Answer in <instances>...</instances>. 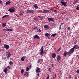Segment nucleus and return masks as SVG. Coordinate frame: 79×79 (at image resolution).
Segmentation results:
<instances>
[{"instance_id":"20e7f679","label":"nucleus","mask_w":79,"mask_h":79,"mask_svg":"<svg viewBox=\"0 0 79 79\" xmlns=\"http://www.w3.org/2000/svg\"><path fill=\"white\" fill-rule=\"evenodd\" d=\"M34 11L33 10H27L26 14H27V13H34Z\"/></svg>"},{"instance_id":"2f4dec72","label":"nucleus","mask_w":79,"mask_h":79,"mask_svg":"<svg viewBox=\"0 0 79 79\" xmlns=\"http://www.w3.org/2000/svg\"><path fill=\"white\" fill-rule=\"evenodd\" d=\"M51 69H52V68H50L48 69V71L49 72H51Z\"/></svg>"},{"instance_id":"338daca9","label":"nucleus","mask_w":79,"mask_h":79,"mask_svg":"<svg viewBox=\"0 0 79 79\" xmlns=\"http://www.w3.org/2000/svg\"><path fill=\"white\" fill-rule=\"evenodd\" d=\"M70 78H71V75H70Z\"/></svg>"},{"instance_id":"58836bf2","label":"nucleus","mask_w":79,"mask_h":79,"mask_svg":"<svg viewBox=\"0 0 79 79\" xmlns=\"http://www.w3.org/2000/svg\"><path fill=\"white\" fill-rule=\"evenodd\" d=\"M26 74H27V75H29V73L27 72H25Z\"/></svg>"},{"instance_id":"c9c22d12","label":"nucleus","mask_w":79,"mask_h":79,"mask_svg":"<svg viewBox=\"0 0 79 79\" xmlns=\"http://www.w3.org/2000/svg\"><path fill=\"white\" fill-rule=\"evenodd\" d=\"M47 13H48V12H50V10H46Z\"/></svg>"},{"instance_id":"5701e85b","label":"nucleus","mask_w":79,"mask_h":79,"mask_svg":"<svg viewBox=\"0 0 79 79\" xmlns=\"http://www.w3.org/2000/svg\"><path fill=\"white\" fill-rule=\"evenodd\" d=\"M24 70L23 69H22L21 70V73L22 74H23V73H24Z\"/></svg>"},{"instance_id":"f704fd0d","label":"nucleus","mask_w":79,"mask_h":79,"mask_svg":"<svg viewBox=\"0 0 79 79\" xmlns=\"http://www.w3.org/2000/svg\"><path fill=\"white\" fill-rule=\"evenodd\" d=\"M43 13H47V11H46V10H43Z\"/></svg>"},{"instance_id":"a211bd4d","label":"nucleus","mask_w":79,"mask_h":79,"mask_svg":"<svg viewBox=\"0 0 79 79\" xmlns=\"http://www.w3.org/2000/svg\"><path fill=\"white\" fill-rule=\"evenodd\" d=\"M52 57L53 58H55L56 57V54L55 53H53L52 54Z\"/></svg>"},{"instance_id":"4468645a","label":"nucleus","mask_w":79,"mask_h":79,"mask_svg":"<svg viewBox=\"0 0 79 79\" xmlns=\"http://www.w3.org/2000/svg\"><path fill=\"white\" fill-rule=\"evenodd\" d=\"M44 27L45 29H49V26L47 25H45L44 26Z\"/></svg>"},{"instance_id":"052dcab7","label":"nucleus","mask_w":79,"mask_h":79,"mask_svg":"<svg viewBox=\"0 0 79 79\" xmlns=\"http://www.w3.org/2000/svg\"><path fill=\"white\" fill-rule=\"evenodd\" d=\"M75 79H77V77H76L75 78Z\"/></svg>"},{"instance_id":"864d4df0","label":"nucleus","mask_w":79,"mask_h":79,"mask_svg":"<svg viewBox=\"0 0 79 79\" xmlns=\"http://www.w3.org/2000/svg\"><path fill=\"white\" fill-rule=\"evenodd\" d=\"M38 16L39 18H41V17L40 16Z\"/></svg>"},{"instance_id":"5fc2aeb1","label":"nucleus","mask_w":79,"mask_h":79,"mask_svg":"<svg viewBox=\"0 0 79 79\" xmlns=\"http://www.w3.org/2000/svg\"><path fill=\"white\" fill-rule=\"evenodd\" d=\"M49 79V77H48L46 78V79Z\"/></svg>"},{"instance_id":"c85d7f7f","label":"nucleus","mask_w":79,"mask_h":79,"mask_svg":"<svg viewBox=\"0 0 79 79\" xmlns=\"http://www.w3.org/2000/svg\"><path fill=\"white\" fill-rule=\"evenodd\" d=\"M77 1H74V2H73V4H76V3H77Z\"/></svg>"},{"instance_id":"72a5a7b5","label":"nucleus","mask_w":79,"mask_h":79,"mask_svg":"<svg viewBox=\"0 0 79 79\" xmlns=\"http://www.w3.org/2000/svg\"><path fill=\"white\" fill-rule=\"evenodd\" d=\"M40 59H39L37 61V63H40Z\"/></svg>"},{"instance_id":"79ce46f5","label":"nucleus","mask_w":79,"mask_h":79,"mask_svg":"<svg viewBox=\"0 0 79 79\" xmlns=\"http://www.w3.org/2000/svg\"><path fill=\"white\" fill-rule=\"evenodd\" d=\"M76 72L77 73H79V69L77 70Z\"/></svg>"},{"instance_id":"e433bc0d","label":"nucleus","mask_w":79,"mask_h":79,"mask_svg":"<svg viewBox=\"0 0 79 79\" xmlns=\"http://www.w3.org/2000/svg\"><path fill=\"white\" fill-rule=\"evenodd\" d=\"M41 18L40 19V20H42V19H44V17H43V16H42Z\"/></svg>"},{"instance_id":"cd10ccee","label":"nucleus","mask_w":79,"mask_h":79,"mask_svg":"<svg viewBox=\"0 0 79 79\" xmlns=\"http://www.w3.org/2000/svg\"><path fill=\"white\" fill-rule=\"evenodd\" d=\"M55 35H56V33L55 34H53L52 35H51V37H55Z\"/></svg>"},{"instance_id":"1a4fd4ad","label":"nucleus","mask_w":79,"mask_h":79,"mask_svg":"<svg viewBox=\"0 0 79 79\" xmlns=\"http://www.w3.org/2000/svg\"><path fill=\"white\" fill-rule=\"evenodd\" d=\"M11 56V54L10 53V52H7L6 53V56L8 57V58H9L10 56Z\"/></svg>"},{"instance_id":"b1692460","label":"nucleus","mask_w":79,"mask_h":79,"mask_svg":"<svg viewBox=\"0 0 79 79\" xmlns=\"http://www.w3.org/2000/svg\"><path fill=\"white\" fill-rule=\"evenodd\" d=\"M3 31H9V29H3Z\"/></svg>"},{"instance_id":"c03bdc74","label":"nucleus","mask_w":79,"mask_h":79,"mask_svg":"<svg viewBox=\"0 0 79 79\" xmlns=\"http://www.w3.org/2000/svg\"><path fill=\"white\" fill-rule=\"evenodd\" d=\"M38 77H39V73H37V75H36Z\"/></svg>"},{"instance_id":"a878e982","label":"nucleus","mask_w":79,"mask_h":79,"mask_svg":"<svg viewBox=\"0 0 79 79\" xmlns=\"http://www.w3.org/2000/svg\"><path fill=\"white\" fill-rule=\"evenodd\" d=\"M33 19H34V20H35V21H39L38 19H37L36 18H34Z\"/></svg>"},{"instance_id":"f8f14e48","label":"nucleus","mask_w":79,"mask_h":79,"mask_svg":"<svg viewBox=\"0 0 79 79\" xmlns=\"http://www.w3.org/2000/svg\"><path fill=\"white\" fill-rule=\"evenodd\" d=\"M33 39H40V37L38 35H35L33 37Z\"/></svg>"},{"instance_id":"e2e57ef3","label":"nucleus","mask_w":79,"mask_h":79,"mask_svg":"<svg viewBox=\"0 0 79 79\" xmlns=\"http://www.w3.org/2000/svg\"><path fill=\"white\" fill-rule=\"evenodd\" d=\"M55 77H56V74H55Z\"/></svg>"},{"instance_id":"7ed1b4c3","label":"nucleus","mask_w":79,"mask_h":79,"mask_svg":"<svg viewBox=\"0 0 79 79\" xmlns=\"http://www.w3.org/2000/svg\"><path fill=\"white\" fill-rule=\"evenodd\" d=\"M8 11H10V13H14L16 11V9L14 7H13L8 10Z\"/></svg>"},{"instance_id":"0eeeda50","label":"nucleus","mask_w":79,"mask_h":79,"mask_svg":"<svg viewBox=\"0 0 79 79\" xmlns=\"http://www.w3.org/2000/svg\"><path fill=\"white\" fill-rule=\"evenodd\" d=\"M51 35V34H49L48 33H46L45 34V36L46 37H48V38L49 39H50V36Z\"/></svg>"},{"instance_id":"473e14b6","label":"nucleus","mask_w":79,"mask_h":79,"mask_svg":"<svg viewBox=\"0 0 79 79\" xmlns=\"http://www.w3.org/2000/svg\"><path fill=\"white\" fill-rule=\"evenodd\" d=\"M52 26H54V27H55V26H56V24H55L54 23H52Z\"/></svg>"},{"instance_id":"412c9836","label":"nucleus","mask_w":79,"mask_h":79,"mask_svg":"<svg viewBox=\"0 0 79 79\" xmlns=\"http://www.w3.org/2000/svg\"><path fill=\"white\" fill-rule=\"evenodd\" d=\"M24 14V11H21L20 13V15H23Z\"/></svg>"},{"instance_id":"4c0bfd02","label":"nucleus","mask_w":79,"mask_h":79,"mask_svg":"<svg viewBox=\"0 0 79 79\" xmlns=\"http://www.w3.org/2000/svg\"><path fill=\"white\" fill-rule=\"evenodd\" d=\"M54 13H57L58 11L57 10H54Z\"/></svg>"},{"instance_id":"49530a36","label":"nucleus","mask_w":79,"mask_h":79,"mask_svg":"<svg viewBox=\"0 0 79 79\" xmlns=\"http://www.w3.org/2000/svg\"><path fill=\"white\" fill-rule=\"evenodd\" d=\"M63 24H64V23H61V26L62 25H63Z\"/></svg>"},{"instance_id":"7c9ffc66","label":"nucleus","mask_w":79,"mask_h":79,"mask_svg":"<svg viewBox=\"0 0 79 79\" xmlns=\"http://www.w3.org/2000/svg\"><path fill=\"white\" fill-rule=\"evenodd\" d=\"M59 27V30H61V25H60Z\"/></svg>"},{"instance_id":"39448f33","label":"nucleus","mask_w":79,"mask_h":79,"mask_svg":"<svg viewBox=\"0 0 79 79\" xmlns=\"http://www.w3.org/2000/svg\"><path fill=\"white\" fill-rule=\"evenodd\" d=\"M61 57L60 56L58 55L57 56V60L56 61L57 62H60V61H61Z\"/></svg>"},{"instance_id":"bf43d9fd","label":"nucleus","mask_w":79,"mask_h":79,"mask_svg":"<svg viewBox=\"0 0 79 79\" xmlns=\"http://www.w3.org/2000/svg\"><path fill=\"white\" fill-rule=\"evenodd\" d=\"M76 7H77V8H79L78 7V6H77Z\"/></svg>"},{"instance_id":"393cba45","label":"nucleus","mask_w":79,"mask_h":79,"mask_svg":"<svg viewBox=\"0 0 79 79\" xmlns=\"http://www.w3.org/2000/svg\"><path fill=\"white\" fill-rule=\"evenodd\" d=\"M37 31L40 33L41 32V30H40V29H37Z\"/></svg>"},{"instance_id":"2eb2a0df","label":"nucleus","mask_w":79,"mask_h":79,"mask_svg":"<svg viewBox=\"0 0 79 79\" xmlns=\"http://www.w3.org/2000/svg\"><path fill=\"white\" fill-rule=\"evenodd\" d=\"M5 69L4 70V72L5 73H7V72H8V69H7V68L5 67L4 68Z\"/></svg>"},{"instance_id":"ddd939ff","label":"nucleus","mask_w":79,"mask_h":79,"mask_svg":"<svg viewBox=\"0 0 79 79\" xmlns=\"http://www.w3.org/2000/svg\"><path fill=\"white\" fill-rule=\"evenodd\" d=\"M33 7L34 8H35V9H37L39 8V7H38V6H37V4H34L33 5Z\"/></svg>"},{"instance_id":"8fccbe9b","label":"nucleus","mask_w":79,"mask_h":79,"mask_svg":"<svg viewBox=\"0 0 79 79\" xmlns=\"http://www.w3.org/2000/svg\"><path fill=\"white\" fill-rule=\"evenodd\" d=\"M37 28V27H35L34 28V29H36Z\"/></svg>"},{"instance_id":"a18cd8bd","label":"nucleus","mask_w":79,"mask_h":79,"mask_svg":"<svg viewBox=\"0 0 79 79\" xmlns=\"http://www.w3.org/2000/svg\"><path fill=\"white\" fill-rule=\"evenodd\" d=\"M76 9L77 10H78V11H79V7L78 8H76Z\"/></svg>"},{"instance_id":"9d476101","label":"nucleus","mask_w":79,"mask_h":79,"mask_svg":"<svg viewBox=\"0 0 79 79\" xmlns=\"http://www.w3.org/2000/svg\"><path fill=\"white\" fill-rule=\"evenodd\" d=\"M54 18H48V21H52L53 22H54Z\"/></svg>"},{"instance_id":"de8ad7c7","label":"nucleus","mask_w":79,"mask_h":79,"mask_svg":"<svg viewBox=\"0 0 79 79\" xmlns=\"http://www.w3.org/2000/svg\"><path fill=\"white\" fill-rule=\"evenodd\" d=\"M54 65V64H52V66H51V68H53V65Z\"/></svg>"},{"instance_id":"6e6552de","label":"nucleus","mask_w":79,"mask_h":79,"mask_svg":"<svg viewBox=\"0 0 79 79\" xmlns=\"http://www.w3.org/2000/svg\"><path fill=\"white\" fill-rule=\"evenodd\" d=\"M4 47L6 49H9V48H10V46L9 45L6 44H4Z\"/></svg>"},{"instance_id":"37998d69","label":"nucleus","mask_w":79,"mask_h":79,"mask_svg":"<svg viewBox=\"0 0 79 79\" xmlns=\"http://www.w3.org/2000/svg\"><path fill=\"white\" fill-rule=\"evenodd\" d=\"M2 3H2V1L0 0V4H2Z\"/></svg>"},{"instance_id":"6e6d98bb","label":"nucleus","mask_w":79,"mask_h":79,"mask_svg":"<svg viewBox=\"0 0 79 79\" xmlns=\"http://www.w3.org/2000/svg\"><path fill=\"white\" fill-rule=\"evenodd\" d=\"M53 79H55V78H56V77H53Z\"/></svg>"},{"instance_id":"dca6fc26","label":"nucleus","mask_w":79,"mask_h":79,"mask_svg":"<svg viewBox=\"0 0 79 79\" xmlns=\"http://www.w3.org/2000/svg\"><path fill=\"white\" fill-rule=\"evenodd\" d=\"M79 48V47H77V45H75L74 46L73 48H75L76 49H78V48Z\"/></svg>"},{"instance_id":"774afa93","label":"nucleus","mask_w":79,"mask_h":79,"mask_svg":"<svg viewBox=\"0 0 79 79\" xmlns=\"http://www.w3.org/2000/svg\"><path fill=\"white\" fill-rule=\"evenodd\" d=\"M6 14L7 15H8V13H6Z\"/></svg>"},{"instance_id":"ea45409f","label":"nucleus","mask_w":79,"mask_h":79,"mask_svg":"<svg viewBox=\"0 0 79 79\" xmlns=\"http://www.w3.org/2000/svg\"><path fill=\"white\" fill-rule=\"evenodd\" d=\"M9 31H12L13 29H9Z\"/></svg>"},{"instance_id":"9b49d317","label":"nucleus","mask_w":79,"mask_h":79,"mask_svg":"<svg viewBox=\"0 0 79 79\" xmlns=\"http://www.w3.org/2000/svg\"><path fill=\"white\" fill-rule=\"evenodd\" d=\"M41 69L40 68L38 67H37L36 70V73H40V70Z\"/></svg>"},{"instance_id":"4be33fe9","label":"nucleus","mask_w":79,"mask_h":79,"mask_svg":"<svg viewBox=\"0 0 79 79\" xmlns=\"http://www.w3.org/2000/svg\"><path fill=\"white\" fill-rule=\"evenodd\" d=\"M29 67H26V70L27 71H29Z\"/></svg>"},{"instance_id":"aec40b11","label":"nucleus","mask_w":79,"mask_h":79,"mask_svg":"<svg viewBox=\"0 0 79 79\" xmlns=\"http://www.w3.org/2000/svg\"><path fill=\"white\" fill-rule=\"evenodd\" d=\"M6 17H9V15H4L2 17V19H3V18H6Z\"/></svg>"},{"instance_id":"423d86ee","label":"nucleus","mask_w":79,"mask_h":79,"mask_svg":"<svg viewBox=\"0 0 79 79\" xmlns=\"http://www.w3.org/2000/svg\"><path fill=\"white\" fill-rule=\"evenodd\" d=\"M40 50L41 51L40 53V55H42L43 54V53H44V50H43V47H42L41 48V49H40Z\"/></svg>"},{"instance_id":"680f3d73","label":"nucleus","mask_w":79,"mask_h":79,"mask_svg":"<svg viewBox=\"0 0 79 79\" xmlns=\"http://www.w3.org/2000/svg\"><path fill=\"white\" fill-rule=\"evenodd\" d=\"M2 42V40H0V43H1V42Z\"/></svg>"},{"instance_id":"3c124183","label":"nucleus","mask_w":79,"mask_h":79,"mask_svg":"<svg viewBox=\"0 0 79 79\" xmlns=\"http://www.w3.org/2000/svg\"><path fill=\"white\" fill-rule=\"evenodd\" d=\"M7 68H9V69H10V66H8Z\"/></svg>"},{"instance_id":"09e8293b","label":"nucleus","mask_w":79,"mask_h":79,"mask_svg":"<svg viewBox=\"0 0 79 79\" xmlns=\"http://www.w3.org/2000/svg\"><path fill=\"white\" fill-rule=\"evenodd\" d=\"M60 49H61V48H60L58 50V51H60Z\"/></svg>"},{"instance_id":"f03ea898","label":"nucleus","mask_w":79,"mask_h":79,"mask_svg":"<svg viewBox=\"0 0 79 79\" xmlns=\"http://www.w3.org/2000/svg\"><path fill=\"white\" fill-rule=\"evenodd\" d=\"M59 2L60 3H61V4L64 5V6H65V7H66L67 6V5H66V4L67 3V2H63V0H62L61 1H59Z\"/></svg>"},{"instance_id":"69168bd1","label":"nucleus","mask_w":79,"mask_h":79,"mask_svg":"<svg viewBox=\"0 0 79 79\" xmlns=\"http://www.w3.org/2000/svg\"><path fill=\"white\" fill-rule=\"evenodd\" d=\"M24 75L25 76H26V74H25Z\"/></svg>"},{"instance_id":"6ab92c4d","label":"nucleus","mask_w":79,"mask_h":79,"mask_svg":"<svg viewBox=\"0 0 79 79\" xmlns=\"http://www.w3.org/2000/svg\"><path fill=\"white\" fill-rule=\"evenodd\" d=\"M26 58V57L23 56L21 59V60L22 61H24V59Z\"/></svg>"},{"instance_id":"f257e3e1","label":"nucleus","mask_w":79,"mask_h":79,"mask_svg":"<svg viewBox=\"0 0 79 79\" xmlns=\"http://www.w3.org/2000/svg\"><path fill=\"white\" fill-rule=\"evenodd\" d=\"M74 52V48H72L70 49L69 52L65 51L63 54V55L64 56H66V55H69L73 53Z\"/></svg>"},{"instance_id":"13d9d810","label":"nucleus","mask_w":79,"mask_h":79,"mask_svg":"<svg viewBox=\"0 0 79 79\" xmlns=\"http://www.w3.org/2000/svg\"><path fill=\"white\" fill-rule=\"evenodd\" d=\"M31 66H32L31 65H30V66H29V68H31L32 67H31Z\"/></svg>"},{"instance_id":"c756f323","label":"nucleus","mask_w":79,"mask_h":79,"mask_svg":"<svg viewBox=\"0 0 79 79\" xmlns=\"http://www.w3.org/2000/svg\"><path fill=\"white\" fill-rule=\"evenodd\" d=\"M9 64L10 65H11L13 64V62L11 61H10L9 62Z\"/></svg>"},{"instance_id":"bb28decb","label":"nucleus","mask_w":79,"mask_h":79,"mask_svg":"<svg viewBox=\"0 0 79 79\" xmlns=\"http://www.w3.org/2000/svg\"><path fill=\"white\" fill-rule=\"evenodd\" d=\"M2 25L3 26H6V23H2Z\"/></svg>"},{"instance_id":"f3484780","label":"nucleus","mask_w":79,"mask_h":79,"mask_svg":"<svg viewBox=\"0 0 79 79\" xmlns=\"http://www.w3.org/2000/svg\"><path fill=\"white\" fill-rule=\"evenodd\" d=\"M11 3V2L8 1L6 2L5 4L6 5H10V3Z\"/></svg>"},{"instance_id":"4d7b16f0","label":"nucleus","mask_w":79,"mask_h":79,"mask_svg":"<svg viewBox=\"0 0 79 79\" xmlns=\"http://www.w3.org/2000/svg\"><path fill=\"white\" fill-rule=\"evenodd\" d=\"M77 57H78V58H79V56L78 55H77Z\"/></svg>"},{"instance_id":"a19ab883","label":"nucleus","mask_w":79,"mask_h":79,"mask_svg":"<svg viewBox=\"0 0 79 79\" xmlns=\"http://www.w3.org/2000/svg\"><path fill=\"white\" fill-rule=\"evenodd\" d=\"M70 29H71V28H70V27H68L67 30H70Z\"/></svg>"},{"instance_id":"603ef678","label":"nucleus","mask_w":79,"mask_h":79,"mask_svg":"<svg viewBox=\"0 0 79 79\" xmlns=\"http://www.w3.org/2000/svg\"><path fill=\"white\" fill-rule=\"evenodd\" d=\"M77 41H76V42H74L75 44H76V43H77Z\"/></svg>"},{"instance_id":"0e129e2a","label":"nucleus","mask_w":79,"mask_h":79,"mask_svg":"<svg viewBox=\"0 0 79 79\" xmlns=\"http://www.w3.org/2000/svg\"><path fill=\"white\" fill-rule=\"evenodd\" d=\"M27 75H27V77H28V76Z\"/></svg>"}]
</instances>
